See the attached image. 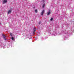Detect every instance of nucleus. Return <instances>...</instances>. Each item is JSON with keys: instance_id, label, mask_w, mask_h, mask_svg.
Here are the masks:
<instances>
[{"instance_id": "2", "label": "nucleus", "mask_w": 74, "mask_h": 74, "mask_svg": "<svg viewBox=\"0 0 74 74\" xmlns=\"http://www.w3.org/2000/svg\"><path fill=\"white\" fill-rule=\"evenodd\" d=\"M2 36H3L4 40H7V39H6V37L5 36V35H4V34H3Z\"/></svg>"}, {"instance_id": "3", "label": "nucleus", "mask_w": 74, "mask_h": 74, "mask_svg": "<svg viewBox=\"0 0 74 74\" xmlns=\"http://www.w3.org/2000/svg\"><path fill=\"white\" fill-rule=\"evenodd\" d=\"M36 27H34V31L33 32V34H34V33H35V32H36Z\"/></svg>"}, {"instance_id": "12", "label": "nucleus", "mask_w": 74, "mask_h": 74, "mask_svg": "<svg viewBox=\"0 0 74 74\" xmlns=\"http://www.w3.org/2000/svg\"><path fill=\"white\" fill-rule=\"evenodd\" d=\"M39 25H40L41 24V22L40 21L39 22Z\"/></svg>"}, {"instance_id": "6", "label": "nucleus", "mask_w": 74, "mask_h": 74, "mask_svg": "<svg viewBox=\"0 0 74 74\" xmlns=\"http://www.w3.org/2000/svg\"><path fill=\"white\" fill-rule=\"evenodd\" d=\"M44 10H43L41 12V15H43V14H44Z\"/></svg>"}, {"instance_id": "15", "label": "nucleus", "mask_w": 74, "mask_h": 74, "mask_svg": "<svg viewBox=\"0 0 74 74\" xmlns=\"http://www.w3.org/2000/svg\"><path fill=\"white\" fill-rule=\"evenodd\" d=\"M36 8V7H35V6H34V8Z\"/></svg>"}, {"instance_id": "10", "label": "nucleus", "mask_w": 74, "mask_h": 74, "mask_svg": "<svg viewBox=\"0 0 74 74\" xmlns=\"http://www.w3.org/2000/svg\"><path fill=\"white\" fill-rule=\"evenodd\" d=\"M11 39L12 40H14V37H12Z\"/></svg>"}, {"instance_id": "1", "label": "nucleus", "mask_w": 74, "mask_h": 74, "mask_svg": "<svg viewBox=\"0 0 74 74\" xmlns=\"http://www.w3.org/2000/svg\"><path fill=\"white\" fill-rule=\"evenodd\" d=\"M2 36H3L4 40H7V39H6V37L5 36V35H4V34H3Z\"/></svg>"}, {"instance_id": "7", "label": "nucleus", "mask_w": 74, "mask_h": 74, "mask_svg": "<svg viewBox=\"0 0 74 74\" xmlns=\"http://www.w3.org/2000/svg\"><path fill=\"white\" fill-rule=\"evenodd\" d=\"M7 0H4L3 3H7Z\"/></svg>"}, {"instance_id": "9", "label": "nucleus", "mask_w": 74, "mask_h": 74, "mask_svg": "<svg viewBox=\"0 0 74 74\" xmlns=\"http://www.w3.org/2000/svg\"><path fill=\"white\" fill-rule=\"evenodd\" d=\"M53 18H51V19H50V21H53Z\"/></svg>"}, {"instance_id": "4", "label": "nucleus", "mask_w": 74, "mask_h": 74, "mask_svg": "<svg viewBox=\"0 0 74 74\" xmlns=\"http://www.w3.org/2000/svg\"><path fill=\"white\" fill-rule=\"evenodd\" d=\"M51 14V10H49V12H47V15H50Z\"/></svg>"}, {"instance_id": "8", "label": "nucleus", "mask_w": 74, "mask_h": 74, "mask_svg": "<svg viewBox=\"0 0 74 74\" xmlns=\"http://www.w3.org/2000/svg\"><path fill=\"white\" fill-rule=\"evenodd\" d=\"M35 12H36V13H37L38 11H37V10L36 9L35 10Z\"/></svg>"}, {"instance_id": "5", "label": "nucleus", "mask_w": 74, "mask_h": 74, "mask_svg": "<svg viewBox=\"0 0 74 74\" xmlns=\"http://www.w3.org/2000/svg\"><path fill=\"white\" fill-rule=\"evenodd\" d=\"M11 12V10H8V14H10Z\"/></svg>"}, {"instance_id": "13", "label": "nucleus", "mask_w": 74, "mask_h": 74, "mask_svg": "<svg viewBox=\"0 0 74 74\" xmlns=\"http://www.w3.org/2000/svg\"><path fill=\"white\" fill-rule=\"evenodd\" d=\"M42 0V1H43V2H45V0Z\"/></svg>"}, {"instance_id": "14", "label": "nucleus", "mask_w": 74, "mask_h": 74, "mask_svg": "<svg viewBox=\"0 0 74 74\" xmlns=\"http://www.w3.org/2000/svg\"><path fill=\"white\" fill-rule=\"evenodd\" d=\"M10 35L11 36H12V34L11 33L10 34Z\"/></svg>"}, {"instance_id": "11", "label": "nucleus", "mask_w": 74, "mask_h": 74, "mask_svg": "<svg viewBox=\"0 0 74 74\" xmlns=\"http://www.w3.org/2000/svg\"><path fill=\"white\" fill-rule=\"evenodd\" d=\"M43 7H45V4H44L43 5V6H42Z\"/></svg>"}]
</instances>
